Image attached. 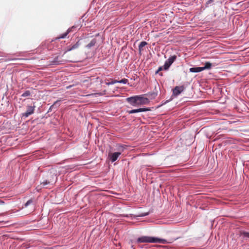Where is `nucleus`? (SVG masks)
<instances>
[{
  "label": "nucleus",
  "mask_w": 249,
  "mask_h": 249,
  "mask_svg": "<svg viewBox=\"0 0 249 249\" xmlns=\"http://www.w3.org/2000/svg\"><path fill=\"white\" fill-rule=\"evenodd\" d=\"M136 242L137 243H161L165 244L167 241L165 239L160 238L157 237L142 236L138 238Z\"/></svg>",
  "instance_id": "obj_1"
},
{
  "label": "nucleus",
  "mask_w": 249,
  "mask_h": 249,
  "mask_svg": "<svg viewBox=\"0 0 249 249\" xmlns=\"http://www.w3.org/2000/svg\"><path fill=\"white\" fill-rule=\"evenodd\" d=\"M177 57L176 55L171 56L167 60L165 61L164 65L163 66L164 70H168L171 65L176 60Z\"/></svg>",
  "instance_id": "obj_2"
},
{
  "label": "nucleus",
  "mask_w": 249,
  "mask_h": 249,
  "mask_svg": "<svg viewBox=\"0 0 249 249\" xmlns=\"http://www.w3.org/2000/svg\"><path fill=\"white\" fill-rule=\"evenodd\" d=\"M35 106H27V110L24 113L21 114L22 117L27 118L30 115L33 114L34 113L35 110Z\"/></svg>",
  "instance_id": "obj_3"
},
{
  "label": "nucleus",
  "mask_w": 249,
  "mask_h": 249,
  "mask_svg": "<svg viewBox=\"0 0 249 249\" xmlns=\"http://www.w3.org/2000/svg\"><path fill=\"white\" fill-rule=\"evenodd\" d=\"M144 95L145 94L137 95L139 106L143 105H147L149 103V99L145 97Z\"/></svg>",
  "instance_id": "obj_4"
},
{
  "label": "nucleus",
  "mask_w": 249,
  "mask_h": 249,
  "mask_svg": "<svg viewBox=\"0 0 249 249\" xmlns=\"http://www.w3.org/2000/svg\"><path fill=\"white\" fill-rule=\"evenodd\" d=\"M185 89V87L184 86H176L173 89V94L172 95L173 96H178L179 95L182 91H183Z\"/></svg>",
  "instance_id": "obj_5"
},
{
  "label": "nucleus",
  "mask_w": 249,
  "mask_h": 249,
  "mask_svg": "<svg viewBox=\"0 0 249 249\" xmlns=\"http://www.w3.org/2000/svg\"><path fill=\"white\" fill-rule=\"evenodd\" d=\"M126 101L133 107L139 106L137 95L128 97L126 98Z\"/></svg>",
  "instance_id": "obj_6"
},
{
  "label": "nucleus",
  "mask_w": 249,
  "mask_h": 249,
  "mask_svg": "<svg viewBox=\"0 0 249 249\" xmlns=\"http://www.w3.org/2000/svg\"><path fill=\"white\" fill-rule=\"evenodd\" d=\"M150 109L148 107H142V108H139L137 109H134L130 110H128L127 112L129 114H133V113H136L139 112H146L148 111H150Z\"/></svg>",
  "instance_id": "obj_7"
},
{
  "label": "nucleus",
  "mask_w": 249,
  "mask_h": 249,
  "mask_svg": "<svg viewBox=\"0 0 249 249\" xmlns=\"http://www.w3.org/2000/svg\"><path fill=\"white\" fill-rule=\"evenodd\" d=\"M121 154V152H115L109 154L108 157L109 158L110 160L113 162L115 161L119 156Z\"/></svg>",
  "instance_id": "obj_8"
},
{
  "label": "nucleus",
  "mask_w": 249,
  "mask_h": 249,
  "mask_svg": "<svg viewBox=\"0 0 249 249\" xmlns=\"http://www.w3.org/2000/svg\"><path fill=\"white\" fill-rule=\"evenodd\" d=\"M64 62H65V60H60V59L59 57V56H57V57H55L51 61V64H53V65H60V64H64Z\"/></svg>",
  "instance_id": "obj_9"
},
{
  "label": "nucleus",
  "mask_w": 249,
  "mask_h": 249,
  "mask_svg": "<svg viewBox=\"0 0 249 249\" xmlns=\"http://www.w3.org/2000/svg\"><path fill=\"white\" fill-rule=\"evenodd\" d=\"M155 91L150 92L148 93L145 94V95L148 96L150 99H155L156 97L158 95V90L156 89V87L155 88Z\"/></svg>",
  "instance_id": "obj_10"
},
{
  "label": "nucleus",
  "mask_w": 249,
  "mask_h": 249,
  "mask_svg": "<svg viewBox=\"0 0 249 249\" xmlns=\"http://www.w3.org/2000/svg\"><path fill=\"white\" fill-rule=\"evenodd\" d=\"M80 45V43L79 41H77L76 43H75L73 45H71V46L68 47L67 50L66 52H70L73 50L76 49L79 47V46Z\"/></svg>",
  "instance_id": "obj_11"
},
{
  "label": "nucleus",
  "mask_w": 249,
  "mask_h": 249,
  "mask_svg": "<svg viewBox=\"0 0 249 249\" xmlns=\"http://www.w3.org/2000/svg\"><path fill=\"white\" fill-rule=\"evenodd\" d=\"M202 71V67H192L189 69V71L191 72H199Z\"/></svg>",
  "instance_id": "obj_12"
},
{
  "label": "nucleus",
  "mask_w": 249,
  "mask_h": 249,
  "mask_svg": "<svg viewBox=\"0 0 249 249\" xmlns=\"http://www.w3.org/2000/svg\"><path fill=\"white\" fill-rule=\"evenodd\" d=\"M96 43V39L94 38L92 39L90 42L86 45V47L88 49H90L95 45Z\"/></svg>",
  "instance_id": "obj_13"
},
{
  "label": "nucleus",
  "mask_w": 249,
  "mask_h": 249,
  "mask_svg": "<svg viewBox=\"0 0 249 249\" xmlns=\"http://www.w3.org/2000/svg\"><path fill=\"white\" fill-rule=\"evenodd\" d=\"M212 66V64L210 62H206L205 63L204 66L202 67V68L203 69V71L204 70H208L211 68Z\"/></svg>",
  "instance_id": "obj_14"
},
{
  "label": "nucleus",
  "mask_w": 249,
  "mask_h": 249,
  "mask_svg": "<svg viewBox=\"0 0 249 249\" xmlns=\"http://www.w3.org/2000/svg\"><path fill=\"white\" fill-rule=\"evenodd\" d=\"M147 44V43L146 41H142L140 43V44L139 45V51L140 53H141V51H142V47H144Z\"/></svg>",
  "instance_id": "obj_15"
},
{
  "label": "nucleus",
  "mask_w": 249,
  "mask_h": 249,
  "mask_svg": "<svg viewBox=\"0 0 249 249\" xmlns=\"http://www.w3.org/2000/svg\"><path fill=\"white\" fill-rule=\"evenodd\" d=\"M60 100H57L52 105L54 109L56 110L57 108L60 106Z\"/></svg>",
  "instance_id": "obj_16"
},
{
  "label": "nucleus",
  "mask_w": 249,
  "mask_h": 249,
  "mask_svg": "<svg viewBox=\"0 0 249 249\" xmlns=\"http://www.w3.org/2000/svg\"><path fill=\"white\" fill-rule=\"evenodd\" d=\"M60 100H57L52 105L54 109L56 110L57 108L60 106Z\"/></svg>",
  "instance_id": "obj_17"
},
{
  "label": "nucleus",
  "mask_w": 249,
  "mask_h": 249,
  "mask_svg": "<svg viewBox=\"0 0 249 249\" xmlns=\"http://www.w3.org/2000/svg\"><path fill=\"white\" fill-rule=\"evenodd\" d=\"M60 100H57L52 105L54 109L56 110L57 108L60 106Z\"/></svg>",
  "instance_id": "obj_18"
},
{
  "label": "nucleus",
  "mask_w": 249,
  "mask_h": 249,
  "mask_svg": "<svg viewBox=\"0 0 249 249\" xmlns=\"http://www.w3.org/2000/svg\"><path fill=\"white\" fill-rule=\"evenodd\" d=\"M31 204H33V207H35V203H34V201L32 199H30L29 200H28L26 203L24 204V207H27L28 206H29V205H30Z\"/></svg>",
  "instance_id": "obj_19"
},
{
  "label": "nucleus",
  "mask_w": 249,
  "mask_h": 249,
  "mask_svg": "<svg viewBox=\"0 0 249 249\" xmlns=\"http://www.w3.org/2000/svg\"><path fill=\"white\" fill-rule=\"evenodd\" d=\"M77 28H78V26H77L76 25H73V26H71V28H69L67 30V31L68 32V33H70L71 32L75 31L77 30Z\"/></svg>",
  "instance_id": "obj_20"
},
{
  "label": "nucleus",
  "mask_w": 249,
  "mask_h": 249,
  "mask_svg": "<svg viewBox=\"0 0 249 249\" xmlns=\"http://www.w3.org/2000/svg\"><path fill=\"white\" fill-rule=\"evenodd\" d=\"M31 95V92L30 90H26L23 93H22L21 95L22 97H26L28 96H30Z\"/></svg>",
  "instance_id": "obj_21"
},
{
  "label": "nucleus",
  "mask_w": 249,
  "mask_h": 249,
  "mask_svg": "<svg viewBox=\"0 0 249 249\" xmlns=\"http://www.w3.org/2000/svg\"><path fill=\"white\" fill-rule=\"evenodd\" d=\"M241 235H242L244 238H249V232L246 231H242L241 232Z\"/></svg>",
  "instance_id": "obj_22"
},
{
  "label": "nucleus",
  "mask_w": 249,
  "mask_h": 249,
  "mask_svg": "<svg viewBox=\"0 0 249 249\" xmlns=\"http://www.w3.org/2000/svg\"><path fill=\"white\" fill-rule=\"evenodd\" d=\"M69 34V33H68V32L67 31L66 32L61 35L59 37H58L57 39H59L65 38Z\"/></svg>",
  "instance_id": "obj_23"
},
{
  "label": "nucleus",
  "mask_w": 249,
  "mask_h": 249,
  "mask_svg": "<svg viewBox=\"0 0 249 249\" xmlns=\"http://www.w3.org/2000/svg\"><path fill=\"white\" fill-rule=\"evenodd\" d=\"M173 97H171L169 100H166L165 101L162 102L161 104L160 105H159L158 107H161V106L166 104L167 103L173 100Z\"/></svg>",
  "instance_id": "obj_24"
},
{
  "label": "nucleus",
  "mask_w": 249,
  "mask_h": 249,
  "mask_svg": "<svg viewBox=\"0 0 249 249\" xmlns=\"http://www.w3.org/2000/svg\"><path fill=\"white\" fill-rule=\"evenodd\" d=\"M128 82V79L124 78L121 79V80H118V83H122L124 84H126Z\"/></svg>",
  "instance_id": "obj_25"
},
{
  "label": "nucleus",
  "mask_w": 249,
  "mask_h": 249,
  "mask_svg": "<svg viewBox=\"0 0 249 249\" xmlns=\"http://www.w3.org/2000/svg\"><path fill=\"white\" fill-rule=\"evenodd\" d=\"M213 2V0H208L205 3V7L206 8L209 7L210 5L212 4Z\"/></svg>",
  "instance_id": "obj_26"
},
{
  "label": "nucleus",
  "mask_w": 249,
  "mask_h": 249,
  "mask_svg": "<svg viewBox=\"0 0 249 249\" xmlns=\"http://www.w3.org/2000/svg\"><path fill=\"white\" fill-rule=\"evenodd\" d=\"M149 214V213L148 212H147V213H141L139 215H138V216H140V217H143V216H145L148 215Z\"/></svg>",
  "instance_id": "obj_27"
},
{
  "label": "nucleus",
  "mask_w": 249,
  "mask_h": 249,
  "mask_svg": "<svg viewBox=\"0 0 249 249\" xmlns=\"http://www.w3.org/2000/svg\"><path fill=\"white\" fill-rule=\"evenodd\" d=\"M116 83H118V80H112L111 82H110V84L111 85H113Z\"/></svg>",
  "instance_id": "obj_28"
},
{
  "label": "nucleus",
  "mask_w": 249,
  "mask_h": 249,
  "mask_svg": "<svg viewBox=\"0 0 249 249\" xmlns=\"http://www.w3.org/2000/svg\"><path fill=\"white\" fill-rule=\"evenodd\" d=\"M164 70V69H163V66H162V67H160L159 68L158 70L156 71V73H158L159 72V71H162V70Z\"/></svg>",
  "instance_id": "obj_29"
},
{
  "label": "nucleus",
  "mask_w": 249,
  "mask_h": 249,
  "mask_svg": "<svg viewBox=\"0 0 249 249\" xmlns=\"http://www.w3.org/2000/svg\"><path fill=\"white\" fill-rule=\"evenodd\" d=\"M54 110V108H53V106L52 105L50 106V108H49L48 110V112H51Z\"/></svg>",
  "instance_id": "obj_30"
},
{
  "label": "nucleus",
  "mask_w": 249,
  "mask_h": 249,
  "mask_svg": "<svg viewBox=\"0 0 249 249\" xmlns=\"http://www.w3.org/2000/svg\"><path fill=\"white\" fill-rule=\"evenodd\" d=\"M120 217H129V215H128V214H121L120 215Z\"/></svg>",
  "instance_id": "obj_31"
},
{
  "label": "nucleus",
  "mask_w": 249,
  "mask_h": 249,
  "mask_svg": "<svg viewBox=\"0 0 249 249\" xmlns=\"http://www.w3.org/2000/svg\"><path fill=\"white\" fill-rule=\"evenodd\" d=\"M19 59L18 58H9L8 59V60H18Z\"/></svg>",
  "instance_id": "obj_32"
},
{
  "label": "nucleus",
  "mask_w": 249,
  "mask_h": 249,
  "mask_svg": "<svg viewBox=\"0 0 249 249\" xmlns=\"http://www.w3.org/2000/svg\"><path fill=\"white\" fill-rule=\"evenodd\" d=\"M42 184L43 185H46L48 184V182L47 181H44L42 182Z\"/></svg>",
  "instance_id": "obj_33"
},
{
  "label": "nucleus",
  "mask_w": 249,
  "mask_h": 249,
  "mask_svg": "<svg viewBox=\"0 0 249 249\" xmlns=\"http://www.w3.org/2000/svg\"><path fill=\"white\" fill-rule=\"evenodd\" d=\"M106 84L108 85V86H109V85H111V84H110V82H106Z\"/></svg>",
  "instance_id": "obj_34"
},
{
  "label": "nucleus",
  "mask_w": 249,
  "mask_h": 249,
  "mask_svg": "<svg viewBox=\"0 0 249 249\" xmlns=\"http://www.w3.org/2000/svg\"><path fill=\"white\" fill-rule=\"evenodd\" d=\"M3 203H4V202L0 200V205L2 204H3Z\"/></svg>",
  "instance_id": "obj_35"
}]
</instances>
